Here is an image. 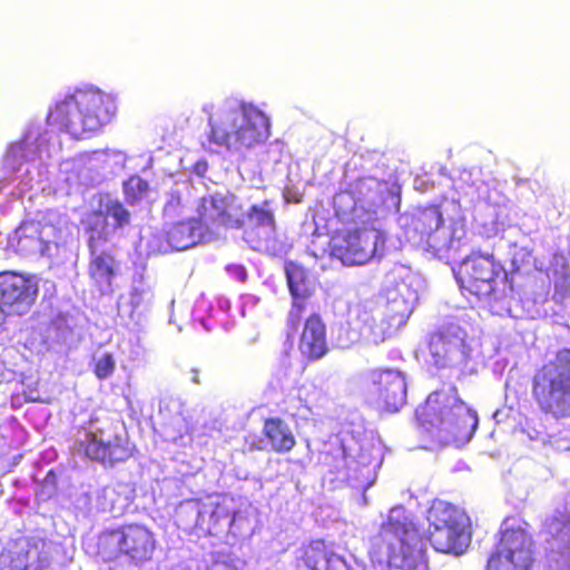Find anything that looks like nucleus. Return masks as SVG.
<instances>
[{"label":"nucleus","instance_id":"nucleus-24","mask_svg":"<svg viewBox=\"0 0 570 570\" xmlns=\"http://www.w3.org/2000/svg\"><path fill=\"white\" fill-rule=\"evenodd\" d=\"M151 299V286L145 282L142 276L134 278L128 295L119 296L118 314L138 323L141 314L149 307Z\"/></svg>","mask_w":570,"mask_h":570},{"label":"nucleus","instance_id":"nucleus-45","mask_svg":"<svg viewBox=\"0 0 570 570\" xmlns=\"http://www.w3.org/2000/svg\"><path fill=\"white\" fill-rule=\"evenodd\" d=\"M338 344L343 348L348 347V345H350L348 343L342 342L341 338L338 340Z\"/></svg>","mask_w":570,"mask_h":570},{"label":"nucleus","instance_id":"nucleus-43","mask_svg":"<svg viewBox=\"0 0 570 570\" xmlns=\"http://www.w3.org/2000/svg\"><path fill=\"white\" fill-rule=\"evenodd\" d=\"M196 169H197L198 173H202V171L206 170V164L205 163H198L196 165Z\"/></svg>","mask_w":570,"mask_h":570},{"label":"nucleus","instance_id":"nucleus-21","mask_svg":"<svg viewBox=\"0 0 570 570\" xmlns=\"http://www.w3.org/2000/svg\"><path fill=\"white\" fill-rule=\"evenodd\" d=\"M196 513L195 525L209 534H218L227 528H238L237 517H230V509L225 503L209 499L208 502L193 507Z\"/></svg>","mask_w":570,"mask_h":570},{"label":"nucleus","instance_id":"nucleus-41","mask_svg":"<svg viewBox=\"0 0 570 570\" xmlns=\"http://www.w3.org/2000/svg\"><path fill=\"white\" fill-rule=\"evenodd\" d=\"M8 314L7 309L2 304H0V331L2 330V324L4 321V315Z\"/></svg>","mask_w":570,"mask_h":570},{"label":"nucleus","instance_id":"nucleus-8","mask_svg":"<svg viewBox=\"0 0 570 570\" xmlns=\"http://www.w3.org/2000/svg\"><path fill=\"white\" fill-rule=\"evenodd\" d=\"M72 451L105 465L122 462L131 455L128 440L109 420L91 419L78 430Z\"/></svg>","mask_w":570,"mask_h":570},{"label":"nucleus","instance_id":"nucleus-35","mask_svg":"<svg viewBox=\"0 0 570 570\" xmlns=\"http://www.w3.org/2000/svg\"><path fill=\"white\" fill-rule=\"evenodd\" d=\"M101 494L106 501L104 508L111 512H119L128 504L127 498H120L114 487L104 488Z\"/></svg>","mask_w":570,"mask_h":570},{"label":"nucleus","instance_id":"nucleus-42","mask_svg":"<svg viewBox=\"0 0 570 570\" xmlns=\"http://www.w3.org/2000/svg\"><path fill=\"white\" fill-rule=\"evenodd\" d=\"M562 566L566 567V569H559L558 567L554 570H570V561L568 558L562 557Z\"/></svg>","mask_w":570,"mask_h":570},{"label":"nucleus","instance_id":"nucleus-7","mask_svg":"<svg viewBox=\"0 0 570 570\" xmlns=\"http://www.w3.org/2000/svg\"><path fill=\"white\" fill-rule=\"evenodd\" d=\"M532 394L544 413L570 420V350L558 352L535 372Z\"/></svg>","mask_w":570,"mask_h":570},{"label":"nucleus","instance_id":"nucleus-23","mask_svg":"<svg viewBox=\"0 0 570 570\" xmlns=\"http://www.w3.org/2000/svg\"><path fill=\"white\" fill-rule=\"evenodd\" d=\"M358 320L363 324L361 335L375 345L383 343L396 328L405 324L397 323L395 314L389 313L386 307L384 311L377 309L374 313L364 309L358 314Z\"/></svg>","mask_w":570,"mask_h":570},{"label":"nucleus","instance_id":"nucleus-9","mask_svg":"<svg viewBox=\"0 0 570 570\" xmlns=\"http://www.w3.org/2000/svg\"><path fill=\"white\" fill-rule=\"evenodd\" d=\"M456 279L463 291L489 304L503 301L511 291L507 273L490 255L473 254L463 259L456 272Z\"/></svg>","mask_w":570,"mask_h":570},{"label":"nucleus","instance_id":"nucleus-38","mask_svg":"<svg viewBox=\"0 0 570 570\" xmlns=\"http://www.w3.org/2000/svg\"><path fill=\"white\" fill-rule=\"evenodd\" d=\"M233 517H237L239 521L237 522L238 528L233 527V529L227 528L228 532L232 533L234 537L244 535L250 530V522L249 520L244 517L242 513H234Z\"/></svg>","mask_w":570,"mask_h":570},{"label":"nucleus","instance_id":"nucleus-36","mask_svg":"<svg viewBox=\"0 0 570 570\" xmlns=\"http://www.w3.org/2000/svg\"><path fill=\"white\" fill-rule=\"evenodd\" d=\"M116 367V362L110 353H102L95 358V374L98 379L109 377Z\"/></svg>","mask_w":570,"mask_h":570},{"label":"nucleus","instance_id":"nucleus-20","mask_svg":"<svg viewBox=\"0 0 570 570\" xmlns=\"http://www.w3.org/2000/svg\"><path fill=\"white\" fill-rule=\"evenodd\" d=\"M370 381L382 404L391 411H397L406 402L407 385L405 375L395 368L371 371Z\"/></svg>","mask_w":570,"mask_h":570},{"label":"nucleus","instance_id":"nucleus-25","mask_svg":"<svg viewBox=\"0 0 570 570\" xmlns=\"http://www.w3.org/2000/svg\"><path fill=\"white\" fill-rule=\"evenodd\" d=\"M298 566L306 570H350L346 561L330 551L322 540L312 541L303 549Z\"/></svg>","mask_w":570,"mask_h":570},{"label":"nucleus","instance_id":"nucleus-1","mask_svg":"<svg viewBox=\"0 0 570 570\" xmlns=\"http://www.w3.org/2000/svg\"><path fill=\"white\" fill-rule=\"evenodd\" d=\"M116 111L112 97L92 86L76 88L56 100L47 124L32 122L21 140L8 146L2 170L26 188L45 189L49 160L60 151L53 129L76 139L89 137L108 124Z\"/></svg>","mask_w":570,"mask_h":570},{"label":"nucleus","instance_id":"nucleus-22","mask_svg":"<svg viewBox=\"0 0 570 570\" xmlns=\"http://www.w3.org/2000/svg\"><path fill=\"white\" fill-rule=\"evenodd\" d=\"M102 243L88 239L90 262L88 273L92 284L101 294L112 292V281L116 276L117 265L115 258L100 250Z\"/></svg>","mask_w":570,"mask_h":570},{"label":"nucleus","instance_id":"nucleus-46","mask_svg":"<svg viewBox=\"0 0 570 570\" xmlns=\"http://www.w3.org/2000/svg\"><path fill=\"white\" fill-rule=\"evenodd\" d=\"M71 166L72 165L70 163H68V161L62 164V167H63L65 170H68L69 167H71Z\"/></svg>","mask_w":570,"mask_h":570},{"label":"nucleus","instance_id":"nucleus-17","mask_svg":"<svg viewBox=\"0 0 570 570\" xmlns=\"http://www.w3.org/2000/svg\"><path fill=\"white\" fill-rule=\"evenodd\" d=\"M421 286V278L403 266L389 275L385 307L395 314L397 323H406L419 301Z\"/></svg>","mask_w":570,"mask_h":570},{"label":"nucleus","instance_id":"nucleus-34","mask_svg":"<svg viewBox=\"0 0 570 570\" xmlns=\"http://www.w3.org/2000/svg\"><path fill=\"white\" fill-rule=\"evenodd\" d=\"M148 189V183L139 176H131L124 183L126 199L131 204L142 199L147 195Z\"/></svg>","mask_w":570,"mask_h":570},{"label":"nucleus","instance_id":"nucleus-47","mask_svg":"<svg viewBox=\"0 0 570 570\" xmlns=\"http://www.w3.org/2000/svg\"><path fill=\"white\" fill-rule=\"evenodd\" d=\"M174 570H189V569H188V568H186V567H178V568H176V569H174Z\"/></svg>","mask_w":570,"mask_h":570},{"label":"nucleus","instance_id":"nucleus-6","mask_svg":"<svg viewBox=\"0 0 570 570\" xmlns=\"http://www.w3.org/2000/svg\"><path fill=\"white\" fill-rule=\"evenodd\" d=\"M406 237L432 257L449 262L459 252L465 228L460 222H445L439 207L432 206L416 210L406 229Z\"/></svg>","mask_w":570,"mask_h":570},{"label":"nucleus","instance_id":"nucleus-32","mask_svg":"<svg viewBox=\"0 0 570 570\" xmlns=\"http://www.w3.org/2000/svg\"><path fill=\"white\" fill-rule=\"evenodd\" d=\"M551 271L554 276L556 292L564 295L570 287V267L563 255H553Z\"/></svg>","mask_w":570,"mask_h":570},{"label":"nucleus","instance_id":"nucleus-28","mask_svg":"<svg viewBox=\"0 0 570 570\" xmlns=\"http://www.w3.org/2000/svg\"><path fill=\"white\" fill-rule=\"evenodd\" d=\"M287 285L292 297L308 298L314 292L313 281L301 265L289 262L285 265Z\"/></svg>","mask_w":570,"mask_h":570},{"label":"nucleus","instance_id":"nucleus-27","mask_svg":"<svg viewBox=\"0 0 570 570\" xmlns=\"http://www.w3.org/2000/svg\"><path fill=\"white\" fill-rule=\"evenodd\" d=\"M263 431L271 448L277 453L289 452L296 444L291 428L278 417L266 420Z\"/></svg>","mask_w":570,"mask_h":570},{"label":"nucleus","instance_id":"nucleus-29","mask_svg":"<svg viewBox=\"0 0 570 570\" xmlns=\"http://www.w3.org/2000/svg\"><path fill=\"white\" fill-rule=\"evenodd\" d=\"M191 189L187 181L176 184L167 194L164 205V215L167 218H177L188 207Z\"/></svg>","mask_w":570,"mask_h":570},{"label":"nucleus","instance_id":"nucleus-15","mask_svg":"<svg viewBox=\"0 0 570 570\" xmlns=\"http://www.w3.org/2000/svg\"><path fill=\"white\" fill-rule=\"evenodd\" d=\"M89 239L108 243L114 240L130 223V213L110 195H99L97 206L83 219Z\"/></svg>","mask_w":570,"mask_h":570},{"label":"nucleus","instance_id":"nucleus-14","mask_svg":"<svg viewBox=\"0 0 570 570\" xmlns=\"http://www.w3.org/2000/svg\"><path fill=\"white\" fill-rule=\"evenodd\" d=\"M385 235L377 228H362L336 234L331 239L332 255L344 265H363L384 252Z\"/></svg>","mask_w":570,"mask_h":570},{"label":"nucleus","instance_id":"nucleus-12","mask_svg":"<svg viewBox=\"0 0 570 570\" xmlns=\"http://www.w3.org/2000/svg\"><path fill=\"white\" fill-rule=\"evenodd\" d=\"M68 217L56 209L38 214L37 219L23 222L11 238L23 255H47L50 245L62 239L68 232Z\"/></svg>","mask_w":570,"mask_h":570},{"label":"nucleus","instance_id":"nucleus-40","mask_svg":"<svg viewBox=\"0 0 570 570\" xmlns=\"http://www.w3.org/2000/svg\"><path fill=\"white\" fill-rule=\"evenodd\" d=\"M564 519V524L561 529V537L567 538L570 542V514L566 515Z\"/></svg>","mask_w":570,"mask_h":570},{"label":"nucleus","instance_id":"nucleus-5","mask_svg":"<svg viewBox=\"0 0 570 570\" xmlns=\"http://www.w3.org/2000/svg\"><path fill=\"white\" fill-rule=\"evenodd\" d=\"M370 556L373 562L402 570H413L424 564L422 539L402 507L391 509Z\"/></svg>","mask_w":570,"mask_h":570},{"label":"nucleus","instance_id":"nucleus-33","mask_svg":"<svg viewBox=\"0 0 570 570\" xmlns=\"http://www.w3.org/2000/svg\"><path fill=\"white\" fill-rule=\"evenodd\" d=\"M207 570H246V562L232 552L218 551L212 554Z\"/></svg>","mask_w":570,"mask_h":570},{"label":"nucleus","instance_id":"nucleus-44","mask_svg":"<svg viewBox=\"0 0 570 570\" xmlns=\"http://www.w3.org/2000/svg\"><path fill=\"white\" fill-rule=\"evenodd\" d=\"M106 154L104 151H95L92 153V156L96 158V159H100L101 157H104Z\"/></svg>","mask_w":570,"mask_h":570},{"label":"nucleus","instance_id":"nucleus-13","mask_svg":"<svg viewBox=\"0 0 570 570\" xmlns=\"http://www.w3.org/2000/svg\"><path fill=\"white\" fill-rule=\"evenodd\" d=\"M98 554L105 561H111L120 556L135 562L149 560L155 550L154 534L139 524H129L117 530L107 531L99 535Z\"/></svg>","mask_w":570,"mask_h":570},{"label":"nucleus","instance_id":"nucleus-37","mask_svg":"<svg viewBox=\"0 0 570 570\" xmlns=\"http://www.w3.org/2000/svg\"><path fill=\"white\" fill-rule=\"evenodd\" d=\"M292 298H293V303H292V308L288 313V323L293 327H295L299 323V321L306 309L307 298H296V297H292Z\"/></svg>","mask_w":570,"mask_h":570},{"label":"nucleus","instance_id":"nucleus-18","mask_svg":"<svg viewBox=\"0 0 570 570\" xmlns=\"http://www.w3.org/2000/svg\"><path fill=\"white\" fill-rule=\"evenodd\" d=\"M38 286L31 278L16 273L0 274V304L8 314L22 315L33 304Z\"/></svg>","mask_w":570,"mask_h":570},{"label":"nucleus","instance_id":"nucleus-19","mask_svg":"<svg viewBox=\"0 0 570 570\" xmlns=\"http://www.w3.org/2000/svg\"><path fill=\"white\" fill-rule=\"evenodd\" d=\"M346 478L354 487L364 490L372 487L376 480L377 469L382 464L380 448L366 443L360 445L356 454L345 453Z\"/></svg>","mask_w":570,"mask_h":570},{"label":"nucleus","instance_id":"nucleus-30","mask_svg":"<svg viewBox=\"0 0 570 570\" xmlns=\"http://www.w3.org/2000/svg\"><path fill=\"white\" fill-rule=\"evenodd\" d=\"M26 561L22 570H55L50 564V546L43 541L29 547Z\"/></svg>","mask_w":570,"mask_h":570},{"label":"nucleus","instance_id":"nucleus-4","mask_svg":"<svg viewBox=\"0 0 570 570\" xmlns=\"http://www.w3.org/2000/svg\"><path fill=\"white\" fill-rule=\"evenodd\" d=\"M423 430L440 445L460 446L468 443L476 428V412L458 396L456 390L431 393L423 406L416 410Z\"/></svg>","mask_w":570,"mask_h":570},{"label":"nucleus","instance_id":"nucleus-3","mask_svg":"<svg viewBox=\"0 0 570 570\" xmlns=\"http://www.w3.org/2000/svg\"><path fill=\"white\" fill-rule=\"evenodd\" d=\"M202 109L207 115L208 142L232 155L242 157L269 137V120L253 104L230 97Z\"/></svg>","mask_w":570,"mask_h":570},{"label":"nucleus","instance_id":"nucleus-10","mask_svg":"<svg viewBox=\"0 0 570 570\" xmlns=\"http://www.w3.org/2000/svg\"><path fill=\"white\" fill-rule=\"evenodd\" d=\"M529 524L508 518L501 524V538L488 559L487 570H531L534 563V543Z\"/></svg>","mask_w":570,"mask_h":570},{"label":"nucleus","instance_id":"nucleus-11","mask_svg":"<svg viewBox=\"0 0 570 570\" xmlns=\"http://www.w3.org/2000/svg\"><path fill=\"white\" fill-rule=\"evenodd\" d=\"M429 540L440 552L461 554L470 543L468 517L456 507L435 500L428 511Z\"/></svg>","mask_w":570,"mask_h":570},{"label":"nucleus","instance_id":"nucleus-16","mask_svg":"<svg viewBox=\"0 0 570 570\" xmlns=\"http://www.w3.org/2000/svg\"><path fill=\"white\" fill-rule=\"evenodd\" d=\"M471 353L465 331L455 324L442 327L429 340V362L438 368L464 365Z\"/></svg>","mask_w":570,"mask_h":570},{"label":"nucleus","instance_id":"nucleus-39","mask_svg":"<svg viewBox=\"0 0 570 570\" xmlns=\"http://www.w3.org/2000/svg\"><path fill=\"white\" fill-rule=\"evenodd\" d=\"M227 269L230 274H233L238 281L244 282L246 279V271L240 265H232L228 266Z\"/></svg>","mask_w":570,"mask_h":570},{"label":"nucleus","instance_id":"nucleus-2","mask_svg":"<svg viewBox=\"0 0 570 570\" xmlns=\"http://www.w3.org/2000/svg\"><path fill=\"white\" fill-rule=\"evenodd\" d=\"M199 219L191 218L174 224L166 232V242H157L156 236L148 240L151 253H166L169 248L188 249L205 239L206 232L212 227L236 228L245 225L244 240L254 250L278 255L284 244L278 238L274 210L269 202L244 208L243 202L229 193H216L203 197L197 207Z\"/></svg>","mask_w":570,"mask_h":570},{"label":"nucleus","instance_id":"nucleus-26","mask_svg":"<svg viewBox=\"0 0 570 570\" xmlns=\"http://www.w3.org/2000/svg\"><path fill=\"white\" fill-rule=\"evenodd\" d=\"M298 348L302 355L309 361L320 360L327 353L325 325L317 315H312L306 320Z\"/></svg>","mask_w":570,"mask_h":570},{"label":"nucleus","instance_id":"nucleus-31","mask_svg":"<svg viewBox=\"0 0 570 570\" xmlns=\"http://www.w3.org/2000/svg\"><path fill=\"white\" fill-rule=\"evenodd\" d=\"M189 432L185 416L177 412L160 425V435L167 442L178 443Z\"/></svg>","mask_w":570,"mask_h":570}]
</instances>
